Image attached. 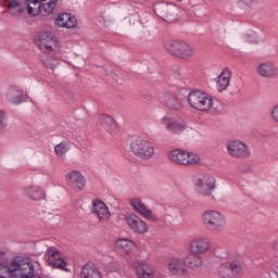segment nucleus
I'll use <instances>...</instances> for the list:
<instances>
[{
	"mask_svg": "<svg viewBox=\"0 0 278 278\" xmlns=\"http://www.w3.org/2000/svg\"><path fill=\"white\" fill-rule=\"evenodd\" d=\"M193 184L202 197H212V192L216 190V179L210 174H200L193 178Z\"/></svg>",
	"mask_w": 278,
	"mask_h": 278,
	"instance_id": "423d86ee",
	"label": "nucleus"
},
{
	"mask_svg": "<svg viewBox=\"0 0 278 278\" xmlns=\"http://www.w3.org/2000/svg\"><path fill=\"white\" fill-rule=\"evenodd\" d=\"M38 40L41 43L40 49L45 51V53H50L51 55H58L60 51H62V46L60 45V40L55 36L49 35V33H41L38 35Z\"/></svg>",
	"mask_w": 278,
	"mask_h": 278,
	"instance_id": "6e6552de",
	"label": "nucleus"
},
{
	"mask_svg": "<svg viewBox=\"0 0 278 278\" xmlns=\"http://www.w3.org/2000/svg\"><path fill=\"white\" fill-rule=\"evenodd\" d=\"M227 153L235 160H247L251 157V149L241 140L232 139L226 144Z\"/></svg>",
	"mask_w": 278,
	"mask_h": 278,
	"instance_id": "0eeeda50",
	"label": "nucleus"
},
{
	"mask_svg": "<svg viewBox=\"0 0 278 278\" xmlns=\"http://www.w3.org/2000/svg\"><path fill=\"white\" fill-rule=\"evenodd\" d=\"M138 245L129 238H121L115 241V249L124 253V255H131Z\"/></svg>",
	"mask_w": 278,
	"mask_h": 278,
	"instance_id": "b1692460",
	"label": "nucleus"
},
{
	"mask_svg": "<svg viewBox=\"0 0 278 278\" xmlns=\"http://www.w3.org/2000/svg\"><path fill=\"white\" fill-rule=\"evenodd\" d=\"M23 194L28 199V201H36V186L28 185L23 188Z\"/></svg>",
	"mask_w": 278,
	"mask_h": 278,
	"instance_id": "2f4dec72",
	"label": "nucleus"
},
{
	"mask_svg": "<svg viewBox=\"0 0 278 278\" xmlns=\"http://www.w3.org/2000/svg\"><path fill=\"white\" fill-rule=\"evenodd\" d=\"M217 92H225L231 84V70L225 67L222 73L215 78Z\"/></svg>",
	"mask_w": 278,
	"mask_h": 278,
	"instance_id": "aec40b11",
	"label": "nucleus"
},
{
	"mask_svg": "<svg viewBox=\"0 0 278 278\" xmlns=\"http://www.w3.org/2000/svg\"><path fill=\"white\" fill-rule=\"evenodd\" d=\"M130 153L139 160H153L155 157V146L147 139L137 138L130 142Z\"/></svg>",
	"mask_w": 278,
	"mask_h": 278,
	"instance_id": "39448f33",
	"label": "nucleus"
},
{
	"mask_svg": "<svg viewBox=\"0 0 278 278\" xmlns=\"http://www.w3.org/2000/svg\"><path fill=\"white\" fill-rule=\"evenodd\" d=\"M202 225L211 233H225L227 231V217L216 210L204 211L201 215Z\"/></svg>",
	"mask_w": 278,
	"mask_h": 278,
	"instance_id": "f257e3e1",
	"label": "nucleus"
},
{
	"mask_svg": "<svg viewBox=\"0 0 278 278\" xmlns=\"http://www.w3.org/2000/svg\"><path fill=\"white\" fill-rule=\"evenodd\" d=\"M163 47L169 55H174V58H178L179 60H190L191 58H194L197 53L194 47L184 40L169 39L164 42Z\"/></svg>",
	"mask_w": 278,
	"mask_h": 278,
	"instance_id": "f03ea898",
	"label": "nucleus"
},
{
	"mask_svg": "<svg viewBox=\"0 0 278 278\" xmlns=\"http://www.w3.org/2000/svg\"><path fill=\"white\" fill-rule=\"evenodd\" d=\"M101 123L102 126L108 129V131H114L116 129V123L114 122V118L110 115H102L101 116Z\"/></svg>",
	"mask_w": 278,
	"mask_h": 278,
	"instance_id": "c756f323",
	"label": "nucleus"
},
{
	"mask_svg": "<svg viewBox=\"0 0 278 278\" xmlns=\"http://www.w3.org/2000/svg\"><path fill=\"white\" fill-rule=\"evenodd\" d=\"M188 103L193 110L207 113L214 108V98L201 90H193L188 94Z\"/></svg>",
	"mask_w": 278,
	"mask_h": 278,
	"instance_id": "7ed1b4c3",
	"label": "nucleus"
},
{
	"mask_svg": "<svg viewBox=\"0 0 278 278\" xmlns=\"http://www.w3.org/2000/svg\"><path fill=\"white\" fill-rule=\"evenodd\" d=\"M167 270L173 277L190 278V268L188 263L181 257H172L167 263Z\"/></svg>",
	"mask_w": 278,
	"mask_h": 278,
	"instance_id": "1a4fd4ad",
	"label": "nucleus"
},
{
	"mask_svg": "<svg viewBox=\"0 0 278 278\" xmlns=\"http://www.w3.org/2000/svg\"><path fill=\"white\" fill-rule=\"evenodd\" d=\"M54 25L65 29H74L77 27V18L70 13H61L54 18Z\"/></svg>",
	"mask_w": 278,
	"mask_h": 278,
	"instance_id": "412c9836",
	"label": "nucleus"
},
{
	"mask_svg": "<svg viewBox=\"0 0 278 278\" xmlns=\"http://www.w3.org/2000/svg\"><path fill=\"white\" fill-rule=\"evenodd\" d=\"M36 3H39L37 13L39 18L41 16H51L58 8V0H36Z\"/></svg>",
	"mask_w": 278,
	"mask_h": 278,
	"instance_id": "6ab92c4d",
	"label": "nucleus"
},
{
	"mask_svg": "<svg viewBox=\"0 0 278 278\" xmlns=\"http://www.w3.org/2000/svg\"><path fill=\"white\" fill-rule=\"evenodd\" d=\"M137 277L139 278H157V271L155 270V267L141 262L135 264Z\"/></svg>",
	"mask_w": 278,
	"mask_h": 278,
	"instance_id": "5701e85b",
	"label": "nucleus"
},
{
	"mask_svg": "<svg viewBox=\"0 0 278 278\" xmlns=\"http://www.w3.org/2000/svg\"><path fill=\"white\" fill-rule=\"evenodd\" d=\"M5 98L9 103L21 105V103L27 101V93L18 86H11L7 89Z\"/></svg>",
	"mask_w": 278,
	"mask_h": 278,
	"instance_id": "dca6fc26",
	"label": "nucleus"
},
{
	"mask_svg": "<svg viewBox=\"0 0 278 278\" xmlns=\"http://www.w3.org/2000/svg\"><path fill=\"white\" fill-rule=\"evenodd\" d=\"M130 206L139 216L147 218L148 220H155V216L153 215V211L147 207V204L142 202L140 199L130 200Z\"/></svg>",
	"mask_w": 278,
	"mask_h": 278,
	"instance_id": "a211bd4d",
	"label": "nucleus"
},
{
	"mask_svg": "<svg viewBox=\"0 0 278 278\" xmlns=\"http://www.w3.org/2000/svg\"><path fill=\"white\" fill-rule=\"evenodd\" d=\"M160 123L169 134H174L175 136L184 134L186 129V123L179 121V118H176L173 114H166L160 119Z\"/></svg>",
	"mask_w": 278,
	"mask_h": 278,
	"instance_id": "9b49d317",
	"label": "nucleus"
},
{
	"mask_svg": "<svg viewBox=\"0 0 278 278\" xmlns=\"http://www.w3.org/2000/svg\"><path fill=\"white\" fill-rule=\"evenodd\" d=\"M124 220L128 225L129 229L134 231V233L144 235L147 231H149V224L142 220V218L135 213H126L124 215Z\"/></svg>",
	"mask_w": 278,
	"mask_h": 278,
	"instance_id": "ddd939ff",
	"label": "nucleus"
},
{
	"mask_svg": "<svg viewBox=\"0 0 278 278\" xmlns=\"http://www.w3.org/2000/svg\"><path fill=\"white\" fill-rule=\"evenodd\" d=\"M12 16H23L25 14V4H22L15 9L9 11Z\"/></svg>",
	"mask_w": 278,
	"mask_h": 278,
	"instance_id": "72a5a7b5",
	"label": "nucleus"
},
{
	"mask_svg": "<svg viewBox=\"0 0 278 278\" xmlns=\"http://www.w3.org/2000/svg\"><path fill=\"white\" fill-rule=\"evenodd\" d=\"M273 250L276 251V253H278V240L274 241Z\"/></svg>",
	"mask_w": 278,
	"mask_h": 278,
	"instance_id": "a19ab883",
	"label": "nucleus"
},
{
	"mask_svg": "<svg viewBox=\"0 0 278 278\" xmlns=\"http://www.w3.org/2000/svg\"><path fill=\"white\" fill-rule=\"evenodd\" d=\"M31 4L36 5V0H26V12L28 16H36V14H34V8Z\"/></svg>",
	"mask_w": 278,
	"mask_h": 278,
	"instance_id": "f704fd0d",
	"label": "nucleus"
},
{
	"mask_svg": "<svg viewBox=\"0 0 278 278\" xmlns=\"http://www.w3.org/2000/svg\"><path fill=\"white\" fill-rule=\"evenodd\" d=\"M83 278H101L99 269L92 265H85L81 268Z\"/></svg>",
	"mask_w": 278,
	"mask_h": 278,
	"instance_id": "cd10ccee",
	"label": "nucleus"
},
{
	"mask_svg": "<svg viewBox=\"0 0 278 278\" xmlns=\"http://www.w3.org/2000/svg\"><path fill=\"white\" fill-rule=\"evenodd\" d=\"M228 268L232 275H242V260H233L229 263Z\"/></svg>",
	"mask_w": 278,
	"mask_h": 278,
	"instance_id": "7c9ffc66",
	"label": "nucleus"
},
{
	"mask_svg": "<svg viewBox=\"0 0 278 278\" xmlns=\"http://www.w3.org/2000/svg\"><path fill=\"white\" fill-rule=\"evenodd\" d=\"M68 149H71L68 142L62 141L54 147V153L58 155V157L64 160V156L66 155V153H68Z\"/></svg>",
	"mask_w": 278,
	"mask_h": 278,
	"instance_id": "c85d7f7f",
	"label": "nucleus"
},
{
	"mask_svg": "<svg viewBox=\"0 0 278 278\" xmlns=\"http://www.w3.org/2000/svg\"><path fill=\"white\" fill-rule=\"evenodd\" d=\"M168 160L177 166H199L201 156L184 149H174L168 153Z\"/></svg>",
	"mask_w": 278,
	"mask_h": 278,
	"instance_id": "20e7f679",
	"label": "nucleus"
},
{
	"mask_svg": "<svg viewBox=\"0 0 278 278\" xmlns=\"http://www.w3.org/2000/svg\"><path fill=\"white\" fill-rule=\"evenodd\" d=\"M164 103L169 110H181L182 108L181 99L175 94L164 96Z\"/></svg>",
	"mask_w": 278,
	"mask_h": 278,
	"instance_id": "393cba45",
	"label": "nucleus"
},
{
	"mask_svg": "<svg viewBox=\"0 0 278 278\" xmlns=\"http://www.w3.org/2000/svg\"><path fill=\"white\" fill-rule=\"evenodd\" d=\"M270 118H271V121H274V123L278 124V104L271 109Z\"/></svg>",
	"mask_w": 278,
	"mask_h": 278,
	"instance_id": "ea45409f",
	"label": "nucleus"
},
{
	"mask_svg": "<svg viewBox=\"0 0 278 278\" xmlns=\"http://www.w3.org/2000/svg\"><path fill=\"white\" fill-rule=\"evenodd\" d=\"M55 55L58 54H51L49 52H45L41 56V62L46 68H50L53 71L58 66V59H55Z\"/></svg>",
	"mask_w": 278,
	"mask_h": 278,
	"instance_id": "bb28decb",
	"label": "nucleus"
},
{
	"mask_svg": "<svg viewBox=\"0 0 278 278\" xmlns=\"http://www.w3.org/2000/svg\"><path fill=\"white\" fill-rule=\"evenodd\" d=\"M65 181L72 190H86V176L77 169H72L65 174Z\"/></svg>",
	"mask_w": 278,
	"mask_h": 278,
	"instance_id": "f8f14e48",
	"label": "nucleus"
},
{
	"mask_svg": "<svg viewBox=\"0 0 278 278\" xmlns=\"http://www.w3.org/2000/svg\"><path fill=\"white\" fill-rule=\"evenodd\" d=\"M156 13L165 23H175L179 16V7L175 3H161L156 5Z\"/></svg>",
	"mask_w": 278,
	"mask_h": 278,
	"instance_id": "9d476101",
	"label": "nucleus"
},
{
	"mask_svg": "<svg viewBox=\"0 0 278 278\" xmlns=\"http://www.w3.org/2000/svg\"><path fill=\"white\" fill-rule=\"evenodd\" d=\"M47 255H48V262L51 266H53L54 268H60V270H65V271L68 270L66 269V261L60 257V251L53 248H49L47 251Z\"/></svg>",
	"mask_w": 278,
	"mask_h": 278,
	"instance_id": "4be33fe9",
	"label": "nucleus"
},
{
	"mask_svg": "<svg viewBox=\"0 0 278 278\" xmlns=\"http://www.w3.org/2000/svg\"><path fill=\"white\" fill-rule=\"evenodd\" d=\"M186 262L193 270L194 268H201V266H203V257H201V254L190 252V254L186 256Z\"/></svg>",
	"mask_w": 278,
	"mask_h": 278,
	"instance_id": "a878e982",
	"label": "nucleus"
},
{
	"mask_svg": "<svg viewBox=\"0 0 278 278\" xmlns=\"http://www.w3.org/2000/svg\"><path fill=\"white\" fill-rule=\"evenodd\" d=\"M8 114L5 113V111L0 110V131L5 130V128L8 127Z\"/></svg>",
	"mask_w": 278,
	"mask_h": 278,
	"instance_id": "473e14b6",
	"label": "nucleus"
},
{
	"mask_svg": "<svg viewBox=\"0 0 278 278\" xmlns=\"http://www.w3.org/2000/svg\"><path fill=\"white\" fill-rule=\"evenodd\" d=\"M91 213L97 216L99 223H108L110 222V218H112V214L110 213L108 205L99 200L92 202Z\"/></svg>",
	"mask_w": 278,
	"mask_h": 278,
	"instance_id": "f3484780",
	"label": "nucleus"
},
{
	"mask_svg": "<svg viewBox=\"0 0 278 278\" xmlns=\"http://www.w3.org/2000/svg\"><path fill=\"white\" fill-rule=\"evenodd\" d=\"M8 3L9 12H12V10H15V8H20L21 5H23V3H21V0H8Z\"/></svg>",
	"mask_w": 278,
	"mask_h": 278,
	"instance_id": "c9c22d12",
	"label": "nucleus"
},
{
	"mask_svg": "<svg viewBox=\"0 0 278 278\" xmlns=\"http://www.w3.org/2000/svg\"><path fill=\"white\" fill-rule=\"evenodd\" d=\"M176 1L181 2V1H184V0H176Z\"/></svg>",
	"mask_w": 278,
	"mask_h": 278,
	"instance_id": "37998d69",
	"label": "nucleus"
},
{
	"mask_svg": "<svg viewBox=\"0 0 278 278\" xmlns=\"http://www.w3.org/2000/svg\"><path fill=\"white\" fill-rule=\"evenodd\" d=\"M231 269L229 267L222 266L219 268V274L222 275L223 278H230L231 277Z\"/></svg>",
	"mask_w": 278,
	"mask_h": 278,
	"instance_id": "e433bc0d",
	"label": "nucleus"
},
{
	"mask_svg": "<svg viewBox=\"0 0 278 278\" xmlns=\"http://www.w3.org/2000/svg\"><path fill=\"white\" fill-rule=\"evenodd\" d=\"M47 199V193L42 187H37V201H45Z\"/></svg>",
	"mask_w": 278,
	"mask_h": 278,
	"instance_id": "4c0bfd02",
	"label": "nucleus"
},
{
	"mask_svg": "<svg viewBox=\"0 0 278 278\" xmlns=\"http://www.w3.org/2000/svg\"><path fill=\"white\" fill-rule=\"evenodd\" d=\"M37 278H49V277L46 276V275H43V274H41V275H39Z\"/></svg>",
	"mask_w": 278,
	"mask_h": 278,
	"instance_id": "79ce46f5",
	"label": "nucleus"
},
{
	"mask_svg": "<svg viewBox=\"0 0 278 278\" xmlns=\"http://www.w3.org/2000/svg\"><path fill=\"white\" fill-rule=\"evenodd\" d=\"M256 73L263 79H277L278 68L273 61H264L256 65Z\"/></svg>",
	"mask_w": 278,
	"mask_h": 278,
	"instance_id": "4468645a",
	"label": "nucleus"
},
{
	"mask_svg": "<svg viewBox=\"0 0 278 278\" xmlns=\"http://www.w3.org/2000/svg\"><path fill=\"white\" fill-rule=\"evenodd\" d=\"M212 251V242L207 238H194L189 242V252L198 255H206Z\"/></svg>",
	"mask_w": 278,
	"mask_h": 278,
	"instance_id": "2eb2a0df",
	"label": "nucleus"
},
{
	"mask_svg": "<svg viewBox=\"0 0 278 278\" xmlns=\"http://www.w3.org/2000/svg\"><path fill=\"white\" fill-rule=\"evenodd\" d=\"M244 38L245 40H248V42H255L257 40V33L251 31L249 34H245Z\"/></svg>",
	"mask_w": 278,
	"mask_h": 278,
	"instance_id": "58836bf2",
	"label": "nucleus"
}]
</instances>
